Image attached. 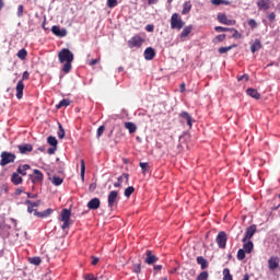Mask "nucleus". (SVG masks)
I'll return each instance as SVG.
<instances>
[{"label":"nucleus","instance_id":"nucleus-1","mask_svg":"<svg viewBox=\"0 0 280 280\" xmlns=\"http://www.w3.org/2000/svg\"><path fill=\"white\" fill-rule=\"evenodd\" d=\"M59 61L63 65V73L71 71V63L73 62V52L69 48H63L58 54Z\"/></svg>","mask_w":280,"mask_h":280},{"label":"nucleus","instance_id":"nucleus-2","mask_svg":"<svg viewBox=\"0 0 280 280\" xmlns=\"http://www.w3.org/2000/svg\"><path fill=\"white\" fill-rule=\"evenodd\" d=\"M185 27V21L178 15V13H173L171 16V30L180 31Z\"/></svg>","mask_w":280,"mask_h":280},{"label":"nucleus","instance_id":"nucleus-3","mask_svg":"<svg viewBox=\"0 0 280 280\" xmlns=\"http://www.w3.org/2000/svg\"><path fill=\"white\" fill-rule=\"evenodd\" d=\"M30 79V72L24 71L22 75V80L18 82L16 84V97L19 100H23V90L25 89V85L23 84V80Z\"/></svg>","mask_w":280,"mask_h":280},{"label":"nucleus","instance_id":"nucleus-4","mask_svg":"<svg viewBox=\"0 0 280 280\" xmlns=\"http://www.w3.org/2000/svg\"><path fill=\"white\" fill-rule=\"evenodd\" d=\"M60 220L63 222L61 225V229L65 231V229H69V224H71V210L69 209H63L60 213Z\"/></svg>","mask_w":280,"mask_h":280},{"label":"nucleus","instance_id":"nucleus-5","mask_svg":"<svg viewBox=\"0 0 280 280\" xmlns=\"http://www.w3.org/2000/svg\"><path fill=\"white\" fill-rule=\"evenodd\" d=\"M15 160H16V155L4 151L1 153L0 165L1 167H5V165H9V163H14Z\"/></svg>","mask_w":280,"mask_h":280},{"label":"nucleus","instance_id":"nucleus-6","mask_svg":"<svg viewBox=\"0 0 280 280\" xmlns=\"http://www.w3.org/2000/svg\"><path fill=\"white\" fill-rule=\"evenodd\" d=\"M257 233V225H250L249 228L246 229L245 231V236L242 240V242H248Z\"/></svg>","mask_w":280,"mask_h":280},{"label":"nucleus","instance_id":"nucleus-7","mask_svg":"<svg viewBox=\"0 0 280 280\" xmlns=\"http://www.w3.org/2000/svg\"><path fill=\"white\" fill-rule=\"evenodd\" d=\"M217 244L219 248H226V233L225 232H219L217 236Z\"/></svg>","mask_w":280,"mask_h":280},{"label":"nucleus","instance_id":"nucleus-8","mask_svg":"<svg viewBox=\"0 0 280 280\" xmlns=\"http://www.w3.org/2000/svg\"><path fill=\"white\" fill-rule=\"evenodd\" d=\"M143 45V38L141 36L136 35L128 42L129 47H141Z\"/></svg>","mask_w":280,"mask_h":280},{"label":"nucleus","instance_id":"nucleus-9","mask_svg":"<svg viewBox=\"0 0 280 280\" xmlns=\"http://www.w3.org/2000/svg\"><path fill=\"white\" fill-rule=\"evenodd\" d=\"M51 32L52 34H55V36H58L59 38H65V36H67V28H61L57 25L51 27Z\"/></svg>","mask_w":280,"mask_h":280},{"label":"nucleus","instance_id":"nucleus-10","mask_svg":"<svg viewBox=\"0 0 280 280\" xmlns=\"http://www.w3.org/2000/svg\"><path fill=\"white\" fill-rule=\"evenodd\" d=\"M117 196H119V192L117 190H112L108 195V207L109 209H113L115 207V203L117 202Z\"/></svg>","mask_w":280,"mask_h":280},{"label":"nucleus","instance_id":"nucleus-11","mask_svg":"<svg viewBox=\"0 0 280 280\" xmlns=\"http://www.w3.org/2000/svg\"><path fill=\"white\" fill-rule=\"evenodd\" d=\"M144 261L150 266L152 264H156V261H159V258L154 254H152V250H147V258L144 259Z\"/></svg>","mask_w":280,"mask_h":280},{"label":"nucleus","instance_id":"nucleus-12","mask_svg":"<svg viewBox=\"0 0 280 280\" xmlns=\"http://www.w3.org/2000/svg\"><path fill=\"white\" fill-rule=\"evenodd\" d=\"M218 21H220L223 25H235L234 20H229L226 14H219L218 15Z\"/></svg>","mask_w":280,"mask_h":280},{"label":"nucleus","instance_id":"nucleus-13","mask_svg":"<svg viewBox=\"0 0 280 280\" xmlns=\"http://www.w3.org/2000/svg\"><path fill=\"white\" fill-rule=\"evenodd\" d=\"M268 268L269 270H277V268H279V258L277 257L269 258Z\"/></svg>","mask_w":280,"mask_h":280},{"label":"nucleus","instance_id":"nucleus-14","mask_svg":"<svg viewBox=\"0 0 280 280\" xmlns=\"http://www.w3.org/2000/svg\"><path fill=\"white\" fill-rule=\"evenodd\" d=\"M100 198H93L88 202V208L91 210L100 209Z\"/></svg>","mask_w":280,"mask_h":280},{"label":"nucleus","instance_id":"nucleus-15","mask_svg":"<svg viewBox=\"0 0 280 280\" xmlns=\"http://www.w3.org/2000/svg\"><path fill=\"white\" fill-rule=\"evenodd\" d=\"M155 56H156V52L154 51V48L148 47V48L144 50V58H145L147 60H153Z\"/></svg>","mask_w":280,"mask_h":280},{"label":"nucleus","instance_id":"nucleus-16","mask_svg":"<svg viewBox=\"0 0 280 280\" xmlns=\"http://www.w3.org/2000/svg\"><path fill=\"white\" fill-rule=\"evenodd\" d=\"M257 7L259 10H269L270 9V0H258Z\"/></svg>","mask_w":280,"mask_h":280},{"label":"nucleus","instance_id":"nucleus-17","mask_svg":"<svg viewBox=\"0 0 280 280\" xmlns=\"http://www.w3.org/2000/svg\"><path fill=\"white\" fill-rule=\"evenodd\" d=\"M261 49V40L255 39L254 43H252L250 51L252 54H255L256 51H259Z\"/></svg>","mask_w":280,"mask_h":280},{"label":"nucleus","instance_id":"nucleus-18","mask_svg":"<svg viewBox=\"0 0 280 280\" xmlns=\"http://www.w3.org/2000/svg\"><path fill=\"white\" fill-rule=\"evenodd\" d=\"M18 148L21 154H27L33 150L32 144H20Z\"/></svg>","mask_w":280,"mask_h":280},{"label":"nucleus","instance_id":"nucleus-19","mask_svg":"<svg viewBox=\"0 0 280 280\" xmlns=\"http://www.w3.org/2000/svg\"><path fill=\"white\" fill-rule=\"evenodd\" d=\"M197 264H199V266H201V270H206V268H209V262L202 256L197 257Z\"/></svg>","mask_w":280,"mask_h":280},{"label":"nucleus","instance_id":"nucleus-20","mask_svg":"<svg viewBox=\"0 0 280 280\" xmlns=\"http://www.w3.org/2000/svg\"><path fill=\"white\" fill-rule=\"evenodd\" d=\"M54 210L51 209H47L44 210L43 212H38L35 210L34 215H37V218H49V215H51Z\"/></svg>","mask_w":280,"mask_h":280},{"label":"nucleus","instance_id":"nucleus-21","mask_svg":"<svg viewBox=\"0 0 280 280\" xmlns=\"http://www.w3.org/2000/svg\"><path fill=\"white\" fill-rule=\"evenodd\" d=\"M243 243H244L243 250L246 252L247 254L253 253V248H254L253 241H246Z\"/></svg>","mask_w":280,"mask_h":280},{"label":"nucleus","instance_id":"nucleus-22","mask_svg":"<svg viewBox=\"0 0 280 280\" xmlns=\"http://www.w3.org/2000/svg\"><path fill=\"white\" fill-rule=\"evenodd\" d=\"M33 183H39V180H43L44 175L40 171L38 170H34L33 171Z\"/></svg>","mask_w":280,"mask_h":280},{"label":"nucleus","instance_id":"nucleus-23","mask_svg":"<svg viewBox=\"0 0 280 280\" xmlns=\"http://www.w3.org/2000/svg\"><path fill=\"white\" fill-rule=\"evenodd\" d=\"M246 93H247V95H249V97H253L254 100H259V97H261L259 95V92H257V90H255L253 88L247 89Z\"/></svg>","mask_w":280,"mask_h":280},{"label":"nucleus","instance_id":"nucleus-24","mask_svg":"<svg viewBox=\"0 0 280 280\" xmlns=\"http://www.w3.org/2000/svg\"><path fill=\"white\" fill-rule=\"evenodd\" d=\"M11 180L13 185H21V183H23V177H21L19 173H13L11 176Z\"/></svg>","mask_w":280,"mask_h":280},{"label":"nucleus","instance_id":"nucleus-25","mask_svg":"<svg viewBox=\"0 0 280 280\" xmlns=\"http://www.w3.org/2000/svg\"><path fill=\"white\" fill-rule=\"evenodd\" d=\"M191 30H194L191 25L184 27L179 35L180 38H187L191 34Z\"/></svg>","mask_w":280,"mask_h":280},{"label":"nucleus","instance_id":"nucleus-26","mask_svg":"<svg viewBox=\"0 0 280 280\" xmlns=\"http://www.w3.org/2000/svg\"><path fill=\"white\" fill-rule=\"evenodd\" d=\"M125 128L129 131V135L137 132V125L135 122H125Z\"/></svg>","mask_w":280,"mask_h":280},{"label":"nucleus","instance_id":"nucleus-27","mask_svg":"<svg viewBox=\"0 0 280 280\" xmlns=\"http://www.w3.org/2000/svg\"><path fill=\"white\" fill-rule=\"evenodd\" d=\"M27 170H30V165L28 164H24L22 166L18 167V174H21V176H27Z\"/></svg>","mask_w":280,"mask_h":280},{"label":"nucleus","instance_id":"nucleus-28","mask_svg":"<svg viewBox=\"0 0 280 280\" xmlns=\"http://www.w3.org/2000/svg\"><path fill=\"white\" fill-rule=\"evenodd\" d=\"M52 185H55V187H60V184L62 183V178L59 176L54 175L52 178H50Z\"/></svg>","mask_w":280,"mask_h":280},{"label":"nucleus","instance_id":"nucleus-29","mask_svg":"<svg viewBox=\"0 0 280 280\" xmlns=\"http://www.w3.org/2000/svg\"><path fill=\"white\" fill-rule=\"evenodd\" d=\"M190 10H191V3L190 2H185L183 4L182 14H189Z\"/></svg>","mask_w":280,"mask_h":280},{"label":"nucleus","instance_id":"nucleus-30","mask_svg":"<svg viewBox=\"0 0 280 280\" xmlns=\"http://www.w3.org/2000/svg\"><path fill=\"white\" fill-rule=\"evenodd\" d=\"M30 264H32L33 266H40V257L36 256V257H31L28 258Z\"/></svg>","mask_w":280,"mask_h":280},{"label":"nucleus","instance_id":"nucleus-31","mask_svg":"<svg viewBox=\"0 0 280 280\" xmlns=\"http://www.w3.org/2000/svg\"><path fill=\"white\" fill-rule=\"evenodd\" d=\"M18 58H20V60H25V58H27V50H25V48L19 50Z\"/></svg>","mask_w":280,"mask_h":280},{"label":"nucleus","instance_id":"nucleus-32","mask_svg":"<svg viewBox=\"0 0 280 280\" xmlns=\"http://www.w3.org/2000/svg\"><path fill=\"white\" fill-rule=\"evenodd\" d=\"M47 141H48L49 145L57 148V145H58V140L56 139V137L49 136V137L47 138Z\"/></svg>","mask_w":280,"mask_h":280},{"label":"nucleus","instance_id":"nucleus-33","mask_svg":"<svg viewBox=\"0 0 280 280\" xmlns=\"http://www.w3.org/2000/svg\"><path fill=\"white\" fill-rule=\"evenodd\" d=\"M132 194H135V187L133 186H129L125 189V197L126 198H130V196H132Z\"/></svg>","mask_w":280,"mask_h":280},{"label":"nucleus","instance_id":"nucleus-34","mask_svg":"<svg viewBox=\"0 0 280 280\" xmlns=\"http://www.w3.org/2000/svg\"><path fill=\"white\" fill-rule=\"evenodd\" d=\"M223 280H233V276H231V271L229 269H223Z\"/></svg>","mask_w":280,"mask_h":280},{"label":"nucleus","instance_id":"nucleus-35","mask_svg":"<svg viewBox=\"0 0 280 280\" xmlns=\"http://www.w3.org/2000/svg\"><path fill=\"white\" fill-rule=\"evenodd\" d=\"M69 104H71V101L63 98L56 107L57 108H62V107H67L69 106Z\"/></svg>","mask_w":280,"mask_h":280},{"label":"nucleus","instance_id":"nucleus-36","mask_svg":"<svg viewBox=\"0 0 280 280\" xmlns=\"http://www.w3.org/2000/svg\"><path fill=\"white\" fill-rule=\"evenodd\" d=\"M124 179H125L126 185H128L129 175L126 174V173H124L122 175H120V176L118 177V183L122 184V183H124Z\"/></svg>","mask_w":280,"mask_h":280},{"label":"nucleus","instance_id":"nucleus-37","mask_svg":"<svg viewBox=\"0 0 280 280\" xmlns=\"http://www.w3.org/2000/svg\"><path fill=\"white\" fill-rule=\"evenodd\" d=\"M245 258H246V252L244 249H238V252H237L238 261H242Z\"/></svg>","mask_w":280,"mask_h":280},{"label":"nucleus","instance_id":"nucleus-38","mask_svg":"<svg viewBox=\"0 0 280 280\" xmlns=\"http://www.w3.org/2000/svg\"><path fill=\"white\" fill-rule=\"evenodd\" d=\"M233 47H235V45L228 46V47H221V48H219V54H226V52L231 51L233 49Z\"/></svg>","mask_w":280,"mask_h":280},{"label":"nucleus","instance_id":"nucleus-39","mask_svg":"<svg viewBox=\"0 0 280 280\" xmlns=\"http://www.w3.org/2000/svg\"><path fill=\"white\" fill-rule=\"evenodd\" d=\"M86 172V165L84 164V160L81 161V180L84 182V173Z\"/></svg>","mask_w":280,"mask_h":280},{"label":"nucleus","instance_id":"nucleus-40","mask_svg":"<svg viewBox=\"0 0 280 280\" xmlns=\"http://www.w3.org/2000/svg\"><path fill=\"white\" fill-rule=\"evenodd\" d=\"M214 30L215 32H234L233 28L222 27V26H215Z\"/></svg>","mask_w":280,"mask_h":280},{"label":"nucleus","instance_id":"nucleus-41","mask_svg":"<svg viewBox=\"0 0 280 280\" xmlns=\"http://www.w3.org/2000/svg\"><path fill=\"white\" fill-rule=\"evenodd\" d=\"M207 279H209V272H207V271H202V272L198 276V278H197V280H207Z\"/></svg>","mask_w":280,"mask_h":280},{"label":"nucleus","instance_id":"nucleus-42","mask_svg":"<svg viewBox=\"0 0 280 280\" xmlns=\"http://www.w3.org/2000/svg\"><path fill=\"white\" fill-rule=\"evenodd\" d=\"M59 130H58V137L59 139H65V129L62 128L61 124H58Z\"/></svg>","mask_w":280,"mask_h":280},{"label":"nucleus","instance_id":"nucleus-43","mask_svg":"<svg viewBox=\"0 0 280 280\" xmlns=\"http://www.w3.org/2000/svg\"><path fill=\"white\" fill-rule=\"evenodd\" d=\"M140 167L143 174H145V172H148V168L150 167V164H148V162H140Z\"/></svg>","mask_w":280,"mask_h":280},{"label":"nucleus","instance_id":"nucleus-44","mask_svg":"<svg viewBox=\"0 0 280 280\" xmlns=\"http://www.w3.org/2000/svg\"><path fill=\"white\" fill-rule=\"evenodd\" d=\"M232 33V38H242V33H240L237 30L233 28V31H230Z\"/></svg>","mask_w":280,"mask_h":280},{"label":"nucleus","instance_id":"nucleus-45","mask_svg":"<svg viewBox=\"0 0 280 280\" xmlns=\"http://www.w3.org/2000/svg\"><path fill=\"white\" fill-rule=\"evenodd\" d=\"M247 23H248V26H249L252 30H256V27H257V21L250 19V20H248Z\"/></svg>","mask_w":280,"mask_h":280},{"label":"nucleus","instance_id":"nucleus-46","mask_svg":"<svg viewBox=\"0 0 280 280\" xmlns=\"http://www.w3.org/2000/svg\"><path fill=\"white\" fill-rule=\"evenodd\" d=\"M104 130H105L104 126L98 127L97 132H96L97 139H100V137H102V135H104Z\"/></svg>","mask_w":280,"mask_h":280},{"label":"nucleus","instance_id":"nucleus-47","mask_svg":"<svg viewBox=\"0 0 280 280\" xmlns=\"http://www.w3.org/2000/svg\"><path fill=\"white\" fill-rule=\"evenodd\" d=\"M179 117H182L183 119H186V120L191 118V116L187 112H182L179 114Z\"/></svg>","mask_w":280,"mask_h":280},{"label":"nucleus","instance_id":"nucleus-48","mask_svg":"<svg viewBox=\"0 0 280 280\" xmlns=\"http://www.w3.org/2000/svg\"><path fill=\"white\" fill-rule=\"evenodd\" d=\"M107 5L109 8H115L117 5V0H107Z\"/></svg>","mask_w":280,"mask_h":280},{"label":"nucleus","instance_id":"nucleus-49","mask_svg":"<svg viewBox=\"0 0 280 280\" xmlns=\"http://www.w3.org/2000/svg\"><path fill=\"white\" fill-rule=\"evenodd\" d=\"M18 16H19V19H21V16H23V5L22 4H20L18 7Z\"/></svg>","mask_w":280,"mask_h":280},{"label":"nucleus","instance_id":"nucleus-50","mask_svg":"<svg viewBox=\"0 0 280 280\" xmlns=\"http://www.w3.org/2000/svg\"><path fill=\"white\" fill-rule=\"evenodd\" d=\"M224 38H226V34H221L215 37V40H218L219 43H222V40H224Z\"/></svg>","mask_w":280,"mask_h":280},{"label":"nucleus","instance_id":"nucleus-51","mask_svg":"<svg viewBox=\"0 0 280 280\" xmlns=\"http://www.w3.org/2000/svg\"><path fill=\"white\" fill-rule=\"evenodd\" d=\"M84 279L85 280H97V278L93 275H85Z\"/></svg>","mask_w":280,"mask_h":280},{"label":"nucleus","instance_id":"nucleus-52","mask_svg":"<svg viewBox=\"0 0 280 280\" xmlns=\"http://www.w3.org/2000/svg\"><path fill=\"white\" fill-rule=\"evenodd\" d=\"M212 5H222V0H211Z\"/></svg>","mask_w":280,"mask_h":280},{"label":"nucleus","instance_id":"nucleus-53","mask_svg":"<svg viewBox=\"0 0 280 280\" xmlns=\"http://www.w3.org/2000/svg\"><path fill=\"white\" fill-rule=\"evenodd\" d=\"M145 30H147V32H154V25L148 24V25L145 26Z\"/></svg>","mask_w":280,"mask_h":280},{"label":"nucleus","instance_id":"nucleus-54","mask_svg":"<svg viewBox=\"0 0 280 280\" xmlns=\"http://www.w3.org/2000/svg\"><path fill=\"white\" fill-rule=\"evenodd\" d=\"M97 62H100V59H92V60L89 62V65H90L91 67H93V66L97 65Z\"/></svg>","mask_w":280,"mask_h":280},{"label":"nucleus","instance_id":"nucleus-55","mask_svg":"<svg viewBox=\"0 0 280 280\" xmlns=\"http://www.w3.org/2000/svg\"><path fill=\"white\" fill-rule=\"evenodd\" d=\"M242 80L248 81V74H243V75L238 77V82H242Z\"/></svg>","mask_w":280,"mask_h":280},{"label":"nucleus","instance_id":"nucleus-56","mask_svg":"<svg viewBox=\"0 0 280 280\" xmlns=\"http://www.w3.org/2000/svg\"><path fill=\"white\" fill-rule=\"evenodd\" d=\"M27 211H28V213H34V211L36 212V210H34V206L33 205L27 207Z\"/></svg>","mask_w":280,"mask_h":280},{"label":"nucleus","instance_id":"nucleus-57","mask_svg":"<svg viewBox=\"0 0 280 280\" xmlns=\"http://www.w3.org/2000/svg\"><path fill=\"white\" fill-rule=\"evenodd\" d=\"M57 147H51L48 149V154H54L56 152Z\"/></svg>","mask_w":280,"mask_h":280},{"label":"nucleus","instance_id":"nucleus-58","mask_svg":"<svg viewBox=\"0 0 280 280\" xmlns=\"http://www.w3.org/2000/svg\"><path fill=\"white\" fill-rule=\"evenodd\" d=\"M34 207H40V200L34 201L33 203H31Z\"/></svg>","mask_w":280,"mask_h":280},{"label":"nucleus","instance_id":"nucleus-59","mask_svg":"<svg viewBox=\"0 0 280 280\" xmlns=\"http://www.w3.org/2000/svg\"><path fill=\"white\" fill-rule=\"evenodd\" d=\"M97 261H100V258H97V257H93L92 266L97 265Z\"/></svg>","mask_w":280,"mask_h":280},{"label":"nucleus","instance_id":"nucleus-60","mask_svg":"<svg viewBox=\"0 0 280 280\" xmlns=\"http://www.w3.org/2000/svg\"><path fill=\"white\" fill-rule=\"evenodd\" d=\"M149 5H154L155 3H159V0H148Z\"/></svg>","mask_w":280,"mask_h":280},{"label":"nucleus","instance_id":"nucleus-61","mask_svg":"<svg viewBox=\"0 0 280 280\" xmlns=\"http://www.w3.org/2000/svg\"><path fill=\"white\" fill-rule=\"evenodd\" d=\"M268 19H269V21H275V19H276L275 13H270V14L268 15Z\"/></svg>","mask_w":280,"mask_h":280},{"label":"nucleus","instance_id":"nucleus-62","mask_svg":"<svg viewBox=\"0 0 280 280\" xmlns=\"http://www.w3.org/2000/svg\"><path fill=\"white\" fill-rule=\"evenodd\" d=\"M22 191H23V188H18L15 190V196H21Z\"/></svg>","mask_w":280,"mask_h":280},{"label":"nucleus","instance_id":"nucleus-63","mask_svg":"<svg viewBox=\"0 0 280 280\" xmlns=\"http://www.w3.org/2000/svg\"><path fill=\"white\" fill-rule=\"evenodd\" d=\"M179 89H180V93H185V83H182L179 85Z\"/></svg>","mask_w":280,"mask_h":280},{"label":"nucleus","instance_id":"nucleus-64","mask_svg":"<svg viewBox=\"0 0 280 280\" xmlns=\"http://www.w3.org/2000/svg\"><path fill=\"white\" fill-rule=\"evenodd\" d=\"M27 198H38V195H32V194L27 192Z\"/></svg>","mask_w":280,"mask_h":280}]
</instances>
